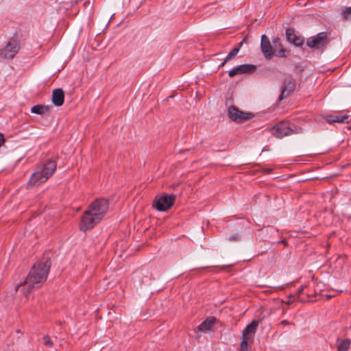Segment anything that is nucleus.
I'll return each mask as SVG.
<instances>
[{"instance_id":"nucleus-15","label":"nucleus","mask_w":351,"mask_h":351,"mask_svg":"<svg viewBox=\"0 0 351 351\" xmlns=\"http://www.w3.org/2000/svg\"><path fill=\"white\" fill-rule=\"evenodd\" d=\"M285 34L287 40L295 46L300 47L304 44V38L302 36H297L293 28L287 29Z\"/></svg>"},{"instance_id":"nucleus-8","label":"nucleus","mask_w":351,"mask_h":351,"mask_svg":"<svg viewBox=\"0 0 351 351\" xmlns=\"http://www.w3.org/2000/svg\"><path fill=\"white\" fill-rule=\"evenodd\" d=\"M99 222L100 219L87 209L82 216L80 228L81 230L86 231L92 229Z\"/></svg>"},{"instance_id":"nucleus-13","label":"nucleus","mask_w":351,"mask_h":351,"mask_svg":"<svg viewBox=\"0 0 351 351\" xmlns=\"http://www.w3.org/2000/svg\"><path fill=\"white\" fill-rule=\"evenodd\" d=\"M261 49L264 57L270 60L274 56V51L269 38L263 34L261 36Z\"/></svg>"},{"instance_id":"nucleus-28","label":"nucleus","mask_w":351,"mask_h":351,"mask_svg":"<svg viewBox=\"0 0 351 351\" xmlns=\"http://www.w3.org/2000/svg\"><path fill=\"white\" fill-rule=\"evenodd\" d=\"M228 61H226V59L224 60V61L220 64V66H222L223 65H225V64Z\"/></svg>"},{"instance_id":"nucleus-29","label":"nucleus","mask_w":351,"mask_h":351,"mask_svg":"<svg viewBox=\"0 0 351 351\" xmlns=\"http://www.w3.org/2000/svg\"><path fill=\"white\" fill-rule=\"evenodd\" d=\"M243 41H242V42H241V43H239V45H240V46H241V45H243Z\"/></svg>"},{"instance_id":"nucleus-12","label":"nucleus","mask_w":351,"mask_h":351,"mask_svg":"<svg viewBox=\"0 0 351 351\" xmlns=\"http://www.w3.org/2000/svg\"><path fill=\"white\" fill-rule=\"evenodd\" d=\"M326 121L328 123H349L351 121V115L349 112L345 113H335L326 116Z\"/></svg>"},{"instance_id":"nucleus-22","label":"nucleus","mask_w":351,"mask_h":351,"mask_svg":"<svg viewBox=\"0 0 351 351\" xmlns=\"http://www.w3.org/2000/svg\"><path fill=\"white\" fill-rule=\"evenodd\" d=\"M342 16L345 20H351V7L346 8L342 12Z\"/></svg>"},{"instance_id":"nucleus-11","label":"nucleus","mask_w":351,"mask_h":351,"mask_svg":"<svg viewBox=\"0 0 351 351\" xmlns=\"http://www.w3.org/2000/svg\"><path fill=\"white\" fill-rule=\"evenodd\" d=\"M295 88V80L291 77H287L283 82V86L278 100L282 101L288 97L294 91Z\"/></svg>"},{"instance_id":"nucleus-4","label":"nucleus","mask_w":351,"mask_h":351,"mask_svg":"<svg viewBox=\"0 0 351 351\" xmlns=\"http://www.w3.org/2000/svg\"><path fill=\"white\" fill-rule=\"evenodd\" d=\"M20 49L19 42L14 38L7 41L5 45L0 47V57L5 60L13 59Z\"/></svg>"},{"instance_id":"nucleus-24","label":"nucleus","mask_w":351,"mask_h":351,"mask_svg":"<svg viewBox=\"0 0 351 351\" xmlns=\"http://www.w3.org/2000/svg\"><path fill=\"white\" fill-rule=\"evenodd\" d=\"M239 236L238 234H233L230 237L229 240L233 241H237V240H239Z\"/></svg>"},{"instance_id":"nucleus-21","label":"nucleus","mask_w":351,"mask_h":351,"mask_svg":"<svg viewBox=\"0 0 351 351\" xmlns=\"http://www.w3.org/2000/svg\"><path fill=\"white\" fill-rule=\"evenodd\" d=\"M239 51V47L234 48L226 57V61H229L230 59L234 58Z\"/></svg>"},{"instance_id":"nucleus-26","label":"nucleus","mask_w":351,"mask_h":351,"mask_svg":"<svg viewBox=\"0 0 351 351\" xmlns=\"http://www.w3.org/2000/svg\"><path fill=\"white\" fill-rule=\"evenodd\" d=\"M4 142V138H3V136L0 134V147L3 145Z\"/></svg>"},{"instance_id":"nucleus-27","label":"nucleus","mask_w":351,"mask_h":351,"mask_svg":"<svg viewBox=\"0 0 351 351\" xmlns=\"http://www.w3.org/2000/svg\"><path fill=\"white\" fill-rule=\"evenodd\" d=\"M281 324H282V325H289V324H290V323L288 321H287V320H283V321L281 322Z\"/></svg>"},{"instance_id":"nucleus-19","label":"nucleus","mask_w":351,"mask_h":351,"mask_svg":"<svg viewBox=\"0 0 351 351\" xmlns=\"http://www.w3.org/2000/svg\"><path fill=\"white\" fill-rule=\"evenodd\" d=\"M273 43L274 45V47L275 48H280V49L278 51V56L280 57H285V49L280 43V38H275L273 39Z\"/></svg>"},{"instance_id":"nucleus-16","label":"nucleus","mask_w":351,"mask_h":351,"mask_svg":"<svg viewBox=\"0 0 351 351\" xmlns=\"http://www.w3.org/2000/svg\"><path fill=\"white\" fill-rule=\"evenodd\" d=\"M64 94L61 88H56L52 93V102L56 106H61L64 103Z\"/></svg>"},{"instance_id":"nucleus-14","label":"nucleus","mask_w":351,"mask_h":351,"mask_svg":"<svg viewBox=\"0 0 351 351\" xmlns=\"http://www.w3.org/2000/svg\"><path fill=\"white\" fill-rule=\"evenodd\" d=\"M256 70V66L252 64H242L233 68L228 73V75L231 77L236 75L243 73H251Z\"/></svg>"},{"instance_id":"nucleus-25","label":"nucleus","mask_w":351,"mask_h":351,"mask_svg":"<svg viewBox=\"0 0 351 351\" xmlns=\"http://www.w3.org/2000/svg\"><path fill=\"white\" fill-rule=\"evenodd\" d=\"M304 288H305V286L302 285V286L298 289V294H300V293L304 291Z\"/></svg>"},{"instance_id":"nucleus-9","label":"nucleus","mask_w":351,"mask_h":351,"mask_svg":"<svg viewBox=\"0 0 351 351\" xmlns=\"http://www.w3.org/2000/svg\"><path fill=\"white\" fill-rule=\"evenodd\" d=\"M228 114L229 118L234 122L240 123L244 121L250 119L253 114L250 112H243L232 106L228 108Z\"/></svg>"},{"instance_id":"nucleus-20","label":"nucleus","mask_w":351,"mask_h":351,"mask_svg":"<svg viewBox=\"0 0 351 351\" xmlns=\"http://www.w3.org/2000/svg\"><path fill=\"white\" fill-rule=\"evenodd\" d=\"M350 347V341L349 340H343L339 341L337 345L338 351H348Z\"/></svg>"},{"instance_id":"nucleus-10","label":"nucleus","mask_w":351,"mask_h":351,"mask_svg":"<svg viewBox=\"0 0 351 351\" xmlns=\"http://www.w3.org/2000/svg\"><path fill=\"white\" fill-rule=\"evenodd\" d=\"M175 199L174 195H164L156 199L154 206L159 211H166L173 205Z\"/></svg>"},{"instance_id":"nucleus-3","label":"nucleus","mask_w":351,"mask_h":351,"mask_svg":"<svg viewBox=\"0 0 351 351\" xmlns=\"http://www.w3.org/2000/svg\"><path fill=\"white\" fill-rule=\"evenodd\" d=\"M258 326V322L254 320L243 330L241 342V351H249V345H250L254 341Z\"/></svg>"},{"instance_id":"nucleus-17","label":"nucleus","mask_w":351,"mask_h":351,"mask_svg":"<svg viewBox=\"0 0 351 351\" xmlns=\"http://www.w3.org/2000/svg\"><path fill=\"white\" fill-rule=\"evenodd\" d=\"M216 322L217 319L215 317H209L198 326V329L201 332L210 330Z\"/></svg>"},{"instance_id":"nucleus-18","label":"nucleus","mask_w":351,"mask_h":351,"mask_svg":"<svg viewBox=\"0 0 351 351\" xmlns=\"http://www.w3.org/2000/svg\"><path fill=\"white\" fill-rule=\"evenodd\" d=\"M51 109V106H49L36 105L31 108V112L34 114L43 115L49 112Z\"/></svg>"},{"instance_id":"nucleus-2","label":"nucleus","mask_w":351,"mask_h":351,"mask_svg":"<svg viewBox=\"0 0 351 351\" xmlns=\"http://www.w3.org/2000/svg\"><path fill=\"white\" fill-rule=\"evenodd\" d=\"M56 162L53 160H47L44 165L37 168V170L32 175L29 184L38 186L47 181L56 169Z\"/></svg>"},{"instance_id":"nucleus-23","label":"nucleus","mask_w":351,"mask_h":351,"mask_svg":"<svg viewBox=\"0 0 351 351\" xmlns=\"http://www.w3.org/2000/svg\"><path fill=\"white\" fill-rule=\"evenodd\" d=\"M43 344L50 348L53 346V341L49 336L45 335L43 337Z\"/></svg>"},{"instance_id":"nucleus-6","label":"nucleus","mask_w":351,"mask_h":351,"mask_svg":"<svg viewBox=\"0 0 351 351\" xmlns=\"http://www.w3.org/2000/svg\"><path fill=\"white\" fill-rule=\"evenodd\" d=\"M109 208V203L106 199H95L88 208L92 213L97 216L100 221L104 218Z\"/></svg>"},{"instance_id":"nucleus-1","label":"nucleus","mask_w":351,"mask_h":351,"mask_svg":"<svg viewBox=\"0 0 351 351\" xmlns=\"http://www.w3.org/2000/svg\"><path fill=\"white\" fill-rule=\"evenodd\" d=\"M51 261L48 258L35 264L31 269L25 280L15 287L16 291H20L27 296L34 289L40 287L46 281Z\"/></svg>"},{"instance_id":"nucleus-5","label":"nucleus","mask_w":351,"mask_h":351,"mask_svg":"<svg viewBox=\"0 0 351 351\" xmlns=\"http://www.w3.org/2000/svg\"><path fill=\"white\" fill-rule=\"evenodd\" d=\"M271 133L278 138H282L284 136H289L293 134H300L302 132L300 128L292 129L286 121H281L270 129Z\"/></svg>"},{"instance_id":"nucleus-7","label":"nucleus","mask_w":351,"mask_h":351,"mask_svg":"<svg viewBox=\"0 0 351 351\" xmlns=\"http://www.w3.org/2000/svg\"><path fill=\"white\" fill-rule=\"evenodd\" d=\"M328 43V34L325 32L307 38L306 45L313 49H323Z\"/></svg>"}]
</instances>
